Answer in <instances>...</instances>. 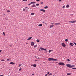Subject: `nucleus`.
<instances>
[{
    "instance_id": "nucleus-1",
    "label": "nucleus",
    "mask_w": 76,
    "mask_h": 76,
    "mask_svg": "<svg viewBox=\"0 0 76 76\" xmlns=\"http://www.w3.org/2000/svg\"><path fill=\"white\" fill-rule=\"evenodd\" d=\"M40 49L39 50V51H42V50H43L44 51H45V52H44V53H47L48 51L47 50V49L46 48L44 49L42 48H40Z\"/></svg>"
},
{
    "instance_id": "nucleus-2",
    "label": "nucleus",
    "mask_w": 76,
    "mask_h": 76,
    "mask_svg": "<svg viewBox=\"0 0 76 76\" xmlns=\"http://www.w3.org/2000/svg\"><path fill=\"white\" fill-rule=\"evenodd\" d=\"M48 60L49 61H57L58 60L56 59H54L53 58H50L48 59Z\"/></svg>"
},
{
    "instance_id": "nucleus-3",
    "label": "nucleus",
    "mask_w": 76,
    "mask_h": 76,
    "mask_svg": "<svg viewBox=\"0 0 76 76\" xmlns=\"http://www.w3.org/2000/svg\"><path fill=\"white\" fill-rule=\"evenodd\" d=\"M58 64L59 65H60L61 66H65V64L63 62H59L58 63Z\"/></svg>"
},
{
    "instance_id": "nucleus-4",
    "label": "nucleus",
    "mask_w": 76,
    "mask_h": 76,
    "mask_svg": "<svg viewBox=\"0 0 76 76\" xmlns=\"http://www.w3.org/2000/svg\"><path fill=\"white\" fill-rule=\"evenodd\" d=\"M66 67H69V68H71V64H66Z\"/></svg>"
},
{
    "instance_id": "nucleus-5",
    "label": "nucleus",
    "mask_w": 76,
    "mask_h": 76,
    "mask_svg": "<svg viewBox=\"0 0 76 76\" xmlns=\"http://www.w3.org/2000/svg\"><path fill=\"white\" fill-rule=\"evenodd\" d=\"M75 22H76V20L71 21H69L70 23H75Z\"/></svg>"
},
{
    "instance_id": "nucleus-6",
    "label": "nucleus",
    "mask_w": 76,
    "mask_h": 76,
    "mask_svg": "<svg viewBox=\"0 0 76 76\" xmlns=\"http://www.w3.org/2000/svg\"><path fill=\"white\" fill-rule=\"evenodd\" d=\"M62 45L63 46V47H66V45L64 44V43H62Z\"/></svg>"
},
{
    "instance_id": "nucleus-7",
    "label": "nucleus",
    "mask_w": 76,
    "mask_h": 76,
    "mask_svg": "<svg viewBox=\"0 0 76 76\" xmlns=\"http://www.w3.org/2000/svg\"><path fill=\"white\" fill-rule=\"evenodd\" d=\"M35 44V43L34 42H32L31 43V46H34Z\"/></svg>"
},
{
    "instance_id": "nucleus-8",
    "label": "nucleus",
    "mask_w": 76,
    "mask_h": 76,
    "mask_svg": "<svg viewBox=\"0 0 76 76\" xmlns=\"http://www.w3.org/2000/svg\"><path fill=\"white\" fill-rule=\"evenodd\" d=\"M31 66H33L34 67H37V65L35 64H34L33 65H31Z\"/></svg>"
},
{
    "instance_id": "nucleus-9",
    "label": "nucleus",
    "mask_w": 76,
    "mask_h": 76,
    "mask_svg": "<svg viewBox=\"0 0 76 76\" xmlns=\"http://www.w3.org/2000/svg\"><path fill=\"white\" fill-rule=\"evenodd\" d=\"M69 45H71V46H73L74 44L72 43H70L69 44Z\"/></svg>"
},
{
    "instance_id": "nucleus-10",
    "label": "nucleus",
    "mask_w": 76,
    "mask_h": 76,
    "mask_svg": "<svg viewBox=\"0 0 76 76\" xmlns=\"http://www.w3.org/2000/svg\"><path fill=\"white\" fill-rule=\"evenodd\" d=\"M32 37H29L27 39V40H31V39H32Z\"/></svg>"
},
{
    "instance_id": "nucleus-11",
    "label": "nucleus",
    "mask_w": 76,
    "mask_h": 76,
    "mask_svg": "<svg viewBox=\"0 0 76 76\" xmlns=\"http://www.w3.org/2000/svg\"><path fill=\"white\" fill-rule=\"evenodd\" d=\"M40 11L42 12H45V11L43 9H41L40 10Z\"/></svg>"
},
{
    "instance_id": "nucleus-12",
    "label": "nucleus",
    "mask_w": 76,
    "mask_h": 76,
    "mask_svg": "<svg viewBox=\"0 0 76 76\" xmlns=\"http://www.w3.org/2000/svg\"><path fill=\"white\" fill-rule=\"evenodd\" d=\"M10 64H12V65H14V64H15V63L13 62H11L10 63Z\"/></svg>"
},
{
    "instance_id": "nucleus-13",
    "label": "nucleus",
    "mask_w": 76,
    "mask_h": 76,
    "mask_svg": "<svg viewBox=\"0 0 76 76\" xmlns=\"http://www.w3.org/2000/svg\"><path fill=\"white\" fill-rule=\"evenodd\" d=\"M31 6L33 7H36V5H35V4H33L32 6Z\"/></svg>"
},
{
    "instance_id": "nucleus-14",
    "label": "nucleus",
    "mask_w": 76,
    "mask_h": 76,
    "mask_svg": "<svg viewBox=\"0 0 76 76\" xmlns=\"http://www.w3.org/2000/svg\"><path fill=\"white\" fill-rule=\"evenodd\" d=\"M66 8H69V7H70V6L69 5H67L66 6Z\"/></svg>"
},
{
    "instance_id": "nucleus-15",
    "label": "nucleus",
    "mask_w": 76,
    "mask_h": 76,
    "mask_svg": "<svg viewBox=\"0 0 76 76\" xmlns=\"http://www.w3.org/2000/svg\"><path fill=\"white\" fill-rule=\"evenodd\" d=\"M53 26H54V25L53 24H52L50 26V28H52V27H53Z\"/></svg>"
},
{
    "instance_id": "nucleus-16",
    "label": "nucleus",
    "mask_w": 76,
    "mask_h": 76,
    "mask_svg": "<svg viewBox=\"0 0 76 76\" xmlns=\"http://www.w3.org/2000/svg\"><path fill=\"white\" fill-rule=\"evenodd\" d=\"M55 25H60V23H55Z\"/></svg>"
},
{
    "instance_id": "nucleus-17",
    "label": "nucleus",
    "mask_w": 76,
    "mask_h": 76,
    "mask_svg": "<svg viewBox=\"0 0 76 76\" xmlns=\"http://www.w3.org/2000/svg\"><path fill=\"white\" fill-rule=\"evenodd\" d=\"M40 27H41V26H42V24H39L38 25Z\"/></svg>"
},
{
    "instance_id": "nucleus-18",
    "label": "nucleus",
    "mask_w": 76,
    "mask_h": 76,
    "mask_svg": "<svg viewBox=\"0 0 76 76\" xmlns=\"http://www.w3.org/2000/svg\"><path fill=\"white\" fill-rule=\"evenodd\" d=\"M75 65H71V68H72V67H75Z\"/></svg>"
},
{
    "instance_id": "nucleus-19",
    "label": "nucleus",
    "mask_w": 76,
    "mask_h": 76,
    "mask_svg": "<svg viewBox=\"0 0 76 76\" xmlns=\"http://www.w3.org/2000/svg\"><path fill=\"white\" fill-rule=\"evenodd\" d=\"M25 9H26V10L27 11H28V9H29V8H28V7H26Z\"/></svg>"
},
{
    "instance_id": "nucleus-20",
    "label": "nucleus",
    "mask_w": 76,
    "mask_h": 76,
    "mask_svg": "<svg viewBox=\"0 0 76 76\" xmlns=\"http://www.w3.org/2000/svg\"><path fill=\"white\" fill-rule=\"evenodd\" d=\"M36 41H37V42H39V39H37L36 40Z\"/></svg>"
},
{
    "instance_id": "nucleus-21",
    "label": "nucleus",
    "mask_w": 76,
    "mask_h": 76,
    "mask_svg": "<svg viewBox=\"0 0 76 76\" xmlns=\"http://www.w3.org/2000/svg\"><path fill=\"white\" fill-rule=\"evenodd\" d=\"M48 8V6H46L44 7V9H47Z\"/></svg>"
},
{
    "instance_id": "nucleus-22",
    "label": "nucleus",
    "mask_w": 76,
    "mask_h": 76,
    "mask_svg": "<svg viewBox=\"0 0 76 76\" xmlns=\"http://www.w3.org/2000/svg\"><path fill=\"white\" fill-rule=\"evenodd\" d=\"M35 15V13H31V15Z\"/></svg>"
},
{
    "instance_id": "nucleus-23",
    "label": "nucleus",
    "mask_w": 76,
    "mask_h": 76,
    "mask_svg": "<svg viewBox=\"0 0 76 76\" xmlns=\"http://www.w3.org/2000/svg\"><path fill=\"white\" fill-rule=\"evenodd\" d=\"M53 51V50H50L49 51V53H50V52H51Z\"/></svg>"
},
{
    "instance_id": "nucleus-24",
    "label": "nucleus",
    "mask_w": 76,
    "mask_h": 76,
    "mask_svg": "<svg viewBox=\"0 0 76 76\" xmlns=\"http://www.w3.org/2000/svg\"><path fill=\"white\" fill-rule=\"evenodd\" d=\"M71 74V73H66V75H70Z\"/></svg>"
},
{
    "instance_id": "nucleus-25",
    "label": "nucleus",
    "mask_w": 76,
    "mask_h": 76,
    "mask_svg": "<svg viewBox=\"0 0 76 76\" xmlns=\"http://www.w3.org/2000/svg\"><path fill=\"white\" fill-rule=\"evenodd\" d=\"M22 70V68H20L19 69V71H21V70Z\"/></svg>"
},
{
    "instance_id": "nucleus-26",
    "label": "nucleus",
    "mask_w": 76,
    "mask_h": 76,
    "mask_svg": "<svg viewBox=\"0 0 76 76\" xmlns=\"http://www.w3.org/2000/svg\"><path fill=\"white\" fill-rule=\"evenodd\" d=\"M42 22L44 24H45V25H47V23H45L44 22Z\"/></svg>"
},
{
    "instance_id": "nucleus-27",
    "label": "nucleus",
    "mask_w": 76,
    "mask_h": 76,
    "mask_svg": "<svg viewBox=\"0 0 76 76\" xmlns=\"http://www.w3.org/2000/svg\"><path fill=\"white\" fill-rule=\"evenodd\" d=\"M10 60V59L8 58L7 59V61H9Z\"/></svg>"
},
{
    "instance_id": "nucleus-28",
    "label": "nucleus",
    "mask_w": 76,
    "mask_h": 76,
    "mask_svg": "<svg viewBox=\"0 0 76 76\" xmlns=\"http://www.w3.org/2000/svg\"><path fill=\"white\" fill-rule=\"evenodd\" d=\"M65 41H66V42H67V41H68V39H65Z\"/></svg>"
},
{
    "instance_id": "nucleus-29",
    "label": "nucleus",
    "mask_w": 76,
    "mask_h": 76,
    "mask_svg": "<svg viewBox=\"0 0 76 76\" xmlns=\"http://www.w3.org/2000/svg\"><path fill=\"white\" fill-rule=\"evenodd\" d=\"M39 5V4H36V6H38Z\"/></svg>"
},
{
    "instance_id": "nucleus-30",
    "label": "nucleus",
    "mask_w": 76,
    "mask_h": 76,
    "mask_svg": "<svg viewBox=\"0 0 76 76\" xmlns=\"http://www.w3.org/2000/svg\"><path fill=\"white\" fill-rule=\"evenodd\" d=\"M1 61H5V60H4V59L1 60Z\"/></svg>"
},
{
    "instance_id": "nucleus-31",
    "label": "nucleus",
    "mask_w": 76,
    "mask_h": 76,
    "mask_svg": "<svg viewBox=\"0 0 76 76\" xmlns=\"http://www.w3.org/2000/svg\"><path fill=\"white\" fill-rule=\"evenodd\" d=\"M72 69H73V70H76V68H72Z\"/></svg>"
},
{
    "instance_id": "nucleus-32",
    "label": "nucleus",
    "mask_w": 76,
    "mask_h": 76,
    "mask_svg": "<svg viewBox=\"0 0 76 76\" xmlns=\"http://www.w3.org/2000/svg\"><path fill=\"white\" fill-rule=\"evenodd\" d=\"M7 12H8V13H10V10H8L7 11Z\"/></svg>"
},
{
    "instance_id": "nucleus-33",
    "label": "nucleus",
    "mask_w": 76,
    "mask_h": 76,
    "mask_svg": "<svg viewBox=\"0 0 76 76\" xmlns=\"http://www.w3.org/2000/svg\"><path fill=\"white\" fill-rule=\"evenodd\" d=\"M3 35H5V33L4 32H3Z\"/></svg>"
},
{
    "instance_id": "nucleus-34",
    "label": "nucleus",
    "mask_w": 76,
    "mask_h": 76,
    "mask_svg": "<svg viewBox=\"0 0 76 76\" xmlns=\"http://www.w3.org/2000/svg\"><path fill=\"white\" fill-rule=\"evenodd\" d=\"M37 47V45H34V48H36V47Z\"/></svg>"
},
{
    "instance_id": "nucleus-35",
    "label": "nucleus",
    "mask_w": 76,
    "mask_h": 76,
    "mask_svg": "<svg viewBox=\"0 0 76 76\" xmlns=\"http://www.w3.org/2000/svg\"><path fill=\"white\" fill-rule=\"evenodd\" d=\"M67 60L68 61H70V60L69 59H68Z\"/></svg>"
},
{
    "instance_id": "nucleus-36",
    "label": "nucleus",
    "mask_w": 76,
    "mask_h": 76,
    "mask_svg": "<svg viewBox=\"0 0 76 76\" xmlns=\"http://www.w3.org/2000/svg\"><path fill=\"white\" fill-rule=\"evenodd\" d=\"M50 75H52V73H51L48 76H50Z\"/></svg>"
},
{
    "instance_id": "nucleus-37",
    "label": "nucleus",
    "mask_w": 76,
    "mask_h": 76,
    "mask_svg": "<svg viewBox=\"0 0 76 76\" xmlns=\"http://www.w3.org/2000/svg\"><path fill=\"white\" fill-rule=\"evenodd\" d=\"M30 4H34L33 2H31L30 3Z\"/></svg>"
},
{
    "instance_id": "nucleus-38",
    "label": "nucleus",
    "mask_w": 76,
    "mask_h": 76,
    "mask_svg": "<svg viewBox=\"0 0 76 76\" xmlns=\"http://www.w3.org/2000/svg\"><path fill=\"white\" fill-rule=\"evenodd\" d=\"M22 64H20L19 66V67H20L21 66H22Z\"/></svg>"
},
{
    "instance_id": "nucleus-39",
    "label": "nucleus",
    "mask_w": 76,
    "mask_h": 76,
    "mask_svg": "<svg viewBox=\"0 0 76 76\" xmlns=\"http://www.w3.org/2000/svg\"><path fill=\"white\" fill-rule=\"evenodd\" d=\"M23 1H27V0H23Z\"/></svg>"
},
{
    "instance_id": "nucleus-40",
    "label": "nucleus",
    "mask_w": 76,
    "mask_h": 76,
    "mask_svg": "<svg viewBox=\"0 0 76 76\" xmlns=\"http://www.w3.org/2000/svg\"><path fill=\"white\" fill-rule=\"evenodd\" d=\"M36 1H40V0H36Z\"/></svg>"
},
{
    "instance_id": "nucleus-41",
    "label": "nucleus",
    "mask_w": 76,
    "mask_h": 76,
    "mask_svg": "<svg viewBox=\"0 0 76 76\" xmlns=\"http://www.w3.org/2000/svg\"><path fill=\"white\" fill-rule=\"evenodd\" d=\"M65 6H63L62 7V8H65Z\"/></svg>"
},
{
    "instance_id": "nucleus-42",
    "label": "nucleus",
    "mask_w": 76,
    "mask_h": 76,
    "mask_svg": "<svg viewBox=\"0 0 76 76\" xmlns=\"http://www.w3.org/2000/svg\"><path fill=\"white\" fill-rule=\"evenodd\" d=\"M9 45V46H10V47H12V45Z\"/></svg>"
},
{
    "instance_id": "nucleus-43",
    "label": "nucleus",
    "mask_w": 76,
    "mask_h": 76,
    "mask_svg": "<svg viewBox=\"0 0 76 76\" xmlns=\"http://www.w3.org/2000/svg\"><path fill=\"white\" fill-rule=\"evenodd\" d=\"M47 74L48 75H49V74H50V72H48L47 73Z\"/></svg>"
},
{
    "instance_id": "nucleus-44",
    "label": "nucleus",
    "mask_w": 76,
    "mask_h": 76,
    "mask_svg": "<svg viewBox=\"0 0 76 76\" xmlns=\"http://www.w3.org/2000/svg\"><path fill=\"white\" fill-rule=\"evenodd\" d=\"M41 4H43V2H41Z\"/></svg>"
},
{
    "instance_id": "nucleus-45",
    "label": "nucleus",
    "mask_w": 76,
    "mask_h": 76,
    "mask_svg": "<svg viewBox=\"0 0 76 76\" xmlns=\"http://www.w3.org/2000/svg\"><path fill=\"white\" fill-rule=\"evenodd\" d=\"M31 3H30L29 4H28V6H30V5H31Z\"/></svg>"
},
{
    "instance_id": "nucleus-46",
    "label": "nucleus",
    "mask_w": 76,
    "mask_h": 76,
    "mask_svg": "<svg viewBox=\"0 0 76 76\" xmlns=\"http://www.w3.org/2000/svg\"><path fill=\"white\" fill-rule=\"evenodd\" d=\"M45 76H48V74H45Z\"/></svg>"
},
{
    "instance_id": "nucleus-47",
    "label": "nucleus",
    "mask_w": 76,
    "mask_h": 76,
    "mask_svg": "<svg viewBox=\"0 0 76 76\" xmlns=\"http://www.w3.org/2000/svg\"><path fill=\"white\" fill-rule=\"evenodd\" d=\"M23 11H25V9H23Z\"/></svg>"
},
{
    "instance_id": "nucleus-48",
    "label": "nucleus",
    "mask_w": 76,
    "mask_h": 76,
    "mask_svg": "<svg viewBox=\"0 0 76 76\" xmlns=\"http://www.w3.org/2000/svg\"><path fill=\"white\" fill-rule=\"evenodd\" d=\"M59 2L61 1V0H59Z\"/></svg>"
},
{
    "instance_id": "nucleus-49",
    "label": "nucleus",
    "mask_w": 76,
    "mask_h": 76,
    "mask_svg": "<svg viewBox=\"0 0 76 76\" xmlns=\"http://www.w3.org/2000/svg\"><path fill=\"white\" fill-rule=\"evenodd\" d=\"M2 51V50H0V53H1Z\"/></svg>"
},
{
    "instance_id": "nucleus-50",
    "label": "nucleus",
    "mask_w": 76,
    "mask_h": 76,
    "mask_svg": "<svg viewBox=\"0 0 76 76\" xmlns=\"http://www.w3.org/2000/svg\"><path fill=\"white\" fill-rule=\"evenodd\" d=\"M74 44H75V45H76V43L74 42Z\"/></svg>"
},
{
    "instance_id": "nucleus-51",
    "label": "nucleus",
    "mask_w": 76,
    "mask_h": 76,
    "mask_svg": "<svg viewBox=\"0 0 76 76\" xmlns=\"http://www.w3.org/2000/svg\"><path fill=\"white\" fill-rule=\"evenodd\" d=\"M33 2V4L34 3H37L35 2Z\"/></svg>"
},
{
    "instance_id": "nucleus-52",
    "label": "nucleus",
    "mask_w": 76,
    "mask_h": 76,
    "mask_svg": "<svg viewBox=\"0 0 76 76\" xmlns=\"http://www.w3.org/2000/svg\"><path fill=\"white\" fill-rule=\"evenodd\" d=\"M38 58V59H40V58L38 57V58Z\"/></svg>"
},
{
    "instance_id": "nucleus-53",
    "label": "nucleus",
    "mask_w": 76,
    "mask_h": 76,
    "mask_svg": "<svg viewBox=\"0 0 76 76\" xmlns=\"http://www.w3.org/2000/svg\"><path fill=\"white\" fill-rule=\"evenodd\" d=\"M0 76H3V75H0Z\"/></svg>"
},
{
    "instance_id": "nucleus-54",
    "label": "nucleus",
    "mask_w": 76,
    "mask_h": 76,
    "mask_svg": "<svg viewBox=\"0 0 76 76\" xmlns=\"http://www.w3.org/2000/svg\"><path fill=\"white\" fill-rule=\"evenodd\" d=\"M35 61H37L38 60H35Z\"/></svg>"
},
{
    "instance_id": "nucleus-55",
    "label": "nucleus",
    "mask_w": 76,
    "mask_h": 76,
    "mask_svg": "<svg viewBox=\"0 0 76 76\" xmlns=\"http://www.w3.org/2000/svg\"><path fill=\"white\" fill-rule=\"evenodd\" d=\"M32 75H34V74H32Z\"/></svg>"
},
{
    "instance_id": "nucleus-56",
    "label": "nucleus",
    "mask_w": 76,
    "mask_h": 76,
    "mask_svg": "<svg viewBox=\"0 0 76 76\" xmlns=\"http://www.w3.org/2000/svg\"><path fill=\"white\" fill-rule=\"evenodd\" d=\"M43 63L45 64V63H45V62H43Z\"/></svg>"
},
{
    "instance_id": "nucleus-57",
    "label": "nucleus",
    "mask_w": 76,
    "mask_h": 76,
    "mask_svg": "<svg viewBox=\"0 0 76 76\" xmlns=\"http://www.w3.org/2000/svg\"><path fill=\"white\" fill-rule=\"evenodd\" d=\"M35 58H37V56H35Z\"/></svg>"
},
{
    "instance_id": "nucleus-58",
    "label": "nucleus",
    "mask_w": 76,
    "mask_h": 76,
    "mask_svg": "<svg viewBox=\"0 0 76 76\" xmlns=\"http://www.w3.org/2000/svg\"><path fill=\"white\" fill-rule=\"evenodd\" d=\"M5 19H6V20H7V18H6Z\"/></svg>"
},
{
    "instance_id": "nucleus-59",
    "label": "nucleus",
    "mask_w": 76,
    "mask_h": 76,
    "mask_svg": "<svg viewBox=\"0 0 76 76\" xmlns=\"http://www.w3.org/2000/svg\"><path fill=\"white\" fill-rule=\"evenodd\" d=\"M4 15H5V14H4Z\"/></svg>"
},
{
    "instance_id": "nucleus-60",
    "label": "nucleus",
    "mask_w": 76,
    "mask_h": 76,
    "mask_svg": "<svg viewBox=\"0 0 76 76\" xmlns=\"http://www.w3.org/2000/svg\"><path fill=\"white\" fill-rule=\"evenodd\" d=\"M26 44H28V43H27Z\"/></svg>"
}]
</instances>
